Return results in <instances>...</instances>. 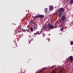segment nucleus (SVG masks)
<instances>
[{
  "label": "nucleus",
  "mask_w": 73,
  "mask_h": 73,
  "mask_svg": "<svg viewBox=\"0 0 73 73\" xmlns=\"http://www.w3.org/2000/svg\"><path fill=\"white\" fill-rule=\"evenodd\" d=\"M65 9L63 8H60V9H59L58 11V13H59V17H60L61 16H62V13L64 12Z\"/></svg>",
  "instance_id": "1"
},
{
  "label": "nucleus",
  "mask_w": 73,
  "mask_h": 73,
  "mask_svg": "<svg viewBox=\"0 0 73 73\" xmlns=\"http://www.w3.org/2000/svg\"><path fill=\"white\" fill-rule=\"evenodd\" d=\"M48 28H50L51 29H53V25H51L50 24H48Z\"/></svg>",
  "instance_id": "2"
},
{
  "label": "nucleus",
  "mask_w": 73,
  "mask_h": 73,
  "mask_svg": "<svg viewBox=\"0 0 73 73\" xmlns=\"http://www.w3.org/2000/svg\"><path fill=\"white\" fill-rule=\"evenodd\" d=\"M43 30H47L48 31H49V29H48V27L46 25H45L44 26V27L43 28Z\"/></svg>",
  "instance_id": "3"
},
{
  "label": "nucleus",
  "mask_w": 73,
  "mask_h": 73,
  "mask_svg": "<svg viewBox=\"0 0 73 73\" xmlns=\"http://www.w3.org/2000/svg\"><path fill=\"white\" fill-rule=\"evenodd\" d=\"M61 20H62L63 21H65L66 20V17L65 16H63L62 17H61Z\"/></svg>",
  "instance_id": "4"
},
{
  "label": "nucleus",
  "mask_w": 73,
  "mask_h": 73,
  "mask_svg": "<svg viewBox=\"0 0 73 73\" xmlns=\"http://www.w3.org/2000/svg\"><path fill=\"white\" fill-rule=\"evenodd\" d=\"M38 17H39V18H41V19H42L45 17V16L44 15H39L38 16Z\"/></svg>",
  "instance_id": "5"
},
{
  "label": "nucleus",
  "mask_w": 73,
  "mask_h": 73,
  "mask_svg": "<svg viewBox=\"0 0 73 73\" xmlns=\"http://www.w3.org/2000/svg\"><path fill=\"white\" fill-rule=\"evenodd\" d=\"M70 58L71 60L70 62H73V57L72 56H71L70 57Z\"/></svg>",
  "instance_id": "6"
},
{
  "label": "nucleus",
  "mask_w": 73,
  "mask_h": 73,
  "mask_svg": "<svg viewBox=\"0 0 73 73\" xmlns=\"http://www.w3.org/2000/svg\"><path fill=\"white\" fill-rule=\"evenodd\" d=\"M53 9V7L52 6H50L49 7V10L50 11H52Z\"/></svg>",
  "instance_id": "7"
},
{
  "label": "nucleus",
  "mask_w": 73,
  "mask_h": 73,
  "mask_svg": "<svg viewBox=\"0 0 73 73\" xmlns=\"http://www.w3.org/2000/svg\"><path fill=\"white\" fill-rule=\"evenodd\" d=\"M62 69H64L63 67H61V68L60 69V70L59 72V73H61L62 72Z\"/></svg>",
  "instance_id": "8"
},
{
  "label": "nucleus",
  "mask_w": 73,
  "mask_h": 73,
  "mask_svg": "<svg viewBox=\"0 0 73 73\" xmlns=\"http://www.w3.org/2000/svg\"><path fill=\"white\" fill-rule=\"evenodd\" d=\"M31 23L33 24H36V22H35V21H31Z\"/></svg>",
  "instance_id": "9"
},
{
  "label": "nucleus",
  "mask_w": 73,
  "mask_h": 73,
  "mask_svg": "<svg viewBox=\"0 0 73 73\" xmlns=\"http://www.w3.org/2000/svg\"><path fill=\"white\" fill-rule=\"evenodd\" d=\"M70 4H72L73 3V0H70Z\"/></svg>",
  "instance_id": "10"
},
{
  "label": "nucleus",
  "mask_w": 73,
  "mask_h": 73,
  "mask_svg": "<svg viewBox=\"0 0 73 73\" xmlns=\"http://www.w3.org/2000/svg\"><path fill=\"white\" fill-rule=\"evenodd\" d=\"M46 69V68H43L42 70L39 72V73H41V72H42V71H43L44 70H45V69Z\"/></svg>",
  "instance_id": "11"
},
{
  "label": "nucleus",
  "mask_w": 73,
  "mask_h": 73,
  "mask_svg": "<svg viewBox=\"0 0 73 73\" xmlns=\"http://www.w3.org/2000/svg\"><path fill=\"white\" fill-rule=\"evenodd\" d=\"M44 11H45V13L47 12V11H48V9L47 8H45Z\"/></svg>",
  "instance_id": "12"
},
{
  "label": "nucleus",
  "mask_w": 73,
  "mask_h": 73,
  "mask_svg": "<svg viewBox=\"0 0 73 73\" xmlns=\"http://www.w3.org/2000/svg\"><path fill=\"white\" fill-rule=\"evenodd\" d=\"M34 24V27H37V25L36 24Z\"/></svg>",
  "instance_id": "13"
},
{
  "label": "nucleus",
  "mask_w": 73,
  "mask_h": 73,
  "mask_svg": "<svg viewBox=\"0 0 73 73\" xmlns=\"http://www.w3.org/2000/svg\"><path fill=\"white\" fill-rule=\"evenodd\" d=\"M38 27H34V29H35V30H36V29H37Z\"/></svg>",
  "instance_id": "14"
},
{
  "label": "nucleus",
  "mask_w": 73,
  "mask_h": 73,
  "mask_svg": "<svg viewBox=\"0 0 73 73\" xmlns=\"http://www.w3.org/2000/svg\"><path fill=\"white\" fill-rule=\"evenodd\" d=\"M61 32H63L64 31V29L63 28V27H62L61 29Z\"/></svg>",
  "instance_id": "15"
},
{
  "label": "nucleus",
  "mask_w": 73,
  "mask_h": 73,
  "mask_svg": "<svg viewBox=\"0 0 73 73\" xmlns=\"http://www.w3.org/2000/svg\"><path fill=\"white\" fill-rule=\"evenodd\" d=\"M31 31H33V29L32 27H31Z\"/></svg>",
  "instance_id": "16"
},
{
  "label": "nucleus",
  "mask_w": 73,
  "mask_h": 73,
  "mask_svg": "<svg viewBox=\"0 0 73 73\" xmlns=\"http://www.w3.org/2000/svg\"><path fill=\"white\" fill-rule=\"evenodd\" d=\"M36 35H38V34H39V32L37 31L36 33Z\"/></svg>",
  "instance_id": "17"
},
{
  "label": "nucleus",
  "mask_w": 73,
  "mask_h": 73,
  "mask_svg": "<svg viewBox=\"0 0 73 73\" xmlns=\"http://www.w3.org/2000/svg\"><path fill=\"white\" fill-rule=\"evenodd\" d=\"M55 71H54V70H53L52 72H51V73H55Z\"/></svg>",
  "instance_id": "18"
},
{
  "label": "nucleus",
  "mask_w": 73,
  "mask_h": 73,
  "mask_svg": "<svg viewBox=\"0 0 73 73\" xmlns=\"http://www.w3.org/2000/svg\"><path fill=\"white\" fill-rule=\"evenodd\" d=\"M70 44L71 45H73V41H72L70 42Z\"/></svg>",
  "instance_id": "19"
},
{
  "label": "nucleus",
  "mask_w": 73,
  "mask_h": 73,
  "mask_svg": "<svg viewBox=\"0 0 73 73\" xmlns=\"http://www.w3.org/2000/svg\"><path fill=\"white\" fill-rule=\"evenodd\" d=\"M36 33H35L34 34V36H36Z\"/></svg>",
  "instance_id": "20"
},
{
  "label": "nucleus",
  "mask_w": 73,
  "mask_h": 73,
  "mask_svg": "<svg viewBox=\"0 0 73 73\" xmlns=\"http://www.w3.org/2000/svg\"><path fill=\"white\" fill-rule=\"evenodd\" d=\"M16 46V45H15L14 46V48H16L17 46Z\"/></svg>",
  "instance_id": "21"
},
{
  "label": "nucleus",
  "mask_w": 73,
  "mask_h": 73,
  "mask_svg": "<svg viewBox=\"0 0 73 73\" xmlns=\"http://www.w3.org/2000/svg\"><path fill=\"white\" fill-rule=\"evenodd\" d=\"M54 67V66H53L51 67V68H53Z\"/></svg>",
  "instance_id": "22"
},
{
  "label": "nucleus",
  "mask_w": 73,
  "mask_h": 73,
  "mask_svg": "<svg viewBox=\"0 0 73 73\" xmlns=\"http://www.w3.org/2000/svg\"><path fill=\"white\" fill-rule=\"evenodd\" d=\"M54 15H57V13H55L54 14Z\"/></svg>",
  "instance_id": "23"
},
{
  "label": "nucleus",
  "mask_w": 73,
  "mask_h": 73,
  "mask_svg": "<svg viewBox=\"0 0 73 73\" xmlns=\"http://www.w3.org/2000/svg\"><path fill=\"white\" fill-rule=\"evenodd\" d=\"M25 31V30H24V31Z\"/></svg>",
  "instance_id": "24"
},
{
  "label": "nucleus",
  "mask_w": 73,
  "mask_h": 73,
  "mask_svg": "<svg viewBox=\"0 0 73 73\" xmlns=\"http://www.w3.org/2000/svg\"><path fill=\"white\" fill-rule=\"evenodd\" d=\"M29 42V44H30V42Z\"/></svg>",
  "instance_id": "25"
},
{
  "label": "nucleus",
  "mask_w": 73,
  "mask_h": 73,
  "mask_svg": "<svg viewBox=\"0 0 73 73\" xmlns=\"http://www.w3.org/2000/svg\"><path fill=\"white\" fill-rule=\"evenodd\" d=\"M22 30H23V29H22Z\"/></svg>",
  "instance_id": "26"
}]
</instances>
